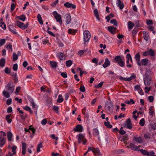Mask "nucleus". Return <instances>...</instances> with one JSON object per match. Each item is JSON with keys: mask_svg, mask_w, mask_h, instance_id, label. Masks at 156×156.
<instances>
[{"mask_svg": "<svg viewBox=\"0 0 156 156\" xmlns=\"http://www.w3.org/2000/svg\"><path fill=\"white\" fill-rule=\"evenodd\" d=\"M90 34L88 30H85L83 32V39L84 44L85 45L86 42H88L90 38Z\"/></svg>", "mask_w": 156, "mask_h": 156, "instance_id": "obj_1", "label": "nucleus"}, {"mask_svg": "<svg viewBox=\"0 0 156 156\" xmlns=\"http://www.w3.org/2000/svg\"><path fill=\"white\" fill-rule=\"evenodd\" d=\"M14 85L12 82L9 83L6 87V88L10 93H12L14 90Z\"/></svg>", "mask_w": 156, "mask_h": 156, "instance_id": "obj_2", "label": "nucleus"}, {"mask_svg": "<svg viewBox=\"0 0 156 156\" xmlns=\"http://www.w3.org/2000/svg\"><path fill=\"white\" fill-rule=\"evenodd\" d=\"M105 108L109 112H112L113 110V106L112 101H107L105 105Z\"/></svg>", "mask_w": 156, "mask_h": 156, "instance_id": "obj_3", "label": "nucleus"}, {"mask_svg": "<svg viewBox=\"0 0 156 156\" xmlns=\"http://www.w3.org/2000/svg\"><path fill=\"white\" fill-rule=\"evenodd\" d=\"M53 14L56 21L61 24L62 23V21L61 15L58 14L56 11L54 12Z\"/></svg>", "mask_w": 156, "mask_h": 156, "instance_id": "obj_4", "label": "nucleus"}, {"mask_svg": "<svg viewBox=\"0 0 156 156\" xmlns=\"http://www.w3.org/2000/svg\"><path fill=\"white\" fill-rule=\"evenodd\" d=\"M83 130V128L82 126L81 125H78L76 127L72 130V132L75 133L76 132H82Z\"/></svg>", "mask_w": 156, "mask_h": 156, "instance_id": "obj_5", "label": "nucleus"}, {"mask_svg": "<svg viewBox=\"0 0 156 156\" xmlns=\"http://www.w3.org/2000/svg\"><path fill=\"white\" fill-rule=\"evenodd\" d=\"M124 128H127L128 129H132V124L131 122V120L130 119H128L125 122L124 124Z\"/></svg>", "mask_w": 156, "mask_h": 156, "instance_id": "obj_6", "label": "nucleus"}, {"mask_svg": "<svg viewBox=\"0 0 156 156\" xmlns=\"http://www.w3.org/2000/svg\"><path fill=\"white\" fill-rule=\"evenodd\" d=\"M140 151L143 155H147V156H149V155H151L155 154L153 151L148 152L147 150L143 149L140 150Z\"/></svg>", "mask_w": 156, "mask_h": 156, "instance_id": "obj_7", "label": "nucleus"}, {"mask_svg": "<svg viewBox=\"0 0 156 156\" xmlns=\"http://www.w3.org/2000/svg\"><path fill=\"white\" fill-rule=\"evenodd\" d=\"M144 83L146 86H149L151 82V78L150 77H146L144 79Z\"/></svg>", "mask_w": 156, "mask_h": 156, "instance_id": "obj_8", "label": "nucleus"}, {"mask_svg": "<svg viewBox=\"0 0 156 156\" xmlns=\"http://www.w3.org/2000/svg\"><path fill=\"white\" fill-rule=\"evenodd\" d=\"M133 140L138 143H143L145 142L144 139L141 137H133Z\"/></svg>", "mask_w": 156, "mask_h": 156, "instance_id": "obj_9", "label": "nucleus"}, {"mask_svg": "<svg viewBox=\"0 0 156 156\" xmlns=\"http://www.w3.org/2000/svg\"><path fill=\"white\" fill-rule=\"evenodd\" d=\"M31 105L32 106V108L34 109V111L35 114L37 115V109L38 107L36 105L33 100H32L31 103Z\"/></svg>", "mask_w": 156, "mask_h": 156, "instance_id": "obj_10", "label": "nucleus"}, {"mask_svg": "<svg viewBox=\"0 0 156 156\" xmlns=\"http://www.w3.org/2000/svg\"><path fill=\"white\" fill-rule=\"evenodd\" d=\"M108 31L112 34H114L117 30V28L113 26H110L108 27Z\"/></svg>", "mask_w": 156, "mask_h": 156, "instance_id": "obj_11", "label": "nucleus"}, {"mask_svg": "<svg viewBox=\"0 0 156 156\" xmlns=\"http://www.w3.org/2000/svg\"><path fill=\"white\" fill-rule=\"evenodd\" d=\"M57 56L60 60H64L66 58L65 55L62 52L58 53L57 54Z\"/></svg>", "mask_w": 156, "mask_h": 156, "instance_id": "obj_12", "label": "nucleus"}, {"mask_svg": "<svg viewBox=\"0 0 156 156\" xmlns=\"http://www.w3.org/2000/svg\"><path fill=\"white\" fill-rule=\"evenodd\" d=\"M65 21L67 24L69 23L71 21V17L69 14H66L65 15Z\"/></svg>", "mask_w": 156, "mask_h": 156, "instance_id": "obj_13", "label": "nucleus"}, {"mask_svg": "<svg viewBox=\"0 0 156 156\" xmlns=\"http://www.w3.org/2000/svg\"><path fill=\"white\" fill-rule=\"evenodd\" d=\"M16 22L17 26L18 27L21 28L23 30L25 29V24L24 23L21 22L19 21H17Z\"/></svg>", "mask_w": 156, "mask_h": 156, "instance_id": "obj_14", "label": "nucleus"}, {"mask_svg": "<svg viewBox=\"0 0 156 156\" xmlns=\"http://www.w3.org/2000/svg\"><path fill=\"white\" fill-rule=\"evenodd\" d=\"M116 4L118 5V6L120 9H122L124 7V4L120 0H117Z\"/></svg>", "mask_w": 156, "mask_h": 156, "instance_id": "obj_15", "label": "nucleus"}, {"mask_svg": "<svg viewBox=\"0 0 156 156\" xmlns=\"http://www.w3.org/2000/svg\"><path fill=\"white\" fill-rule=\"evenodd\" d=\"M26 144L25 143H22V153L23 155H24L26 153Z\"/></svg>", "mask_w": 156, "mask_h": 156, "instance_id": "obj_16", "label": "nucleus"}, {"mask_svg": "<svg viewBox=\"0 0 156 156\" xmlns=\"http://www.w3.org/2000/svg\"><path fill=\"white\" fill-rule=\"evenodd\" d=\"M78 140L79 143H81L82 141L84 144H85L87 143V140L84 137H78Z\"/></svg>", "mask_w": 156, "mask_h": 156, "instance_id": "obj_17", "label": "nucleus"}, {"mask_svg": "<svg viewBox=\"0 0 156 156\" xmlns=\"http://www.w3.org/2000/svg\"><path fill=\"white\" fill-rule=\"evenodd\" d=\"M110 62L108 60V59L106 58L105 59V61L103 65V66L104 68H106L110 64Z\"/></svg>", "mask_w": 156, "mask_h": 156, "instance_id": "obj_18", "label": "nucleus"}, {"mask_svg": "<svg viewBox=\"0 0 156 156\" xmlns=\"http://www.w3.org/2000/svg\"><path fill=\"white\" fill-rule=\"evenodd\" d=\"M9 28L10 31L14 34H16L17 32L16 31V29L14 28V27L12 25H9Z\"/></svg>", "mask_w": 156, "mask_h": 156, "instance_id": "obj_19", "label": "nucleus"}, {"mask_svg": "<svg viewBox=\"0 0 156 156\" xmlns=\"http://www.w3.org/2000/svg\"><path fill=\"white\" fill-rule=\"evenodd\" d=\"M2 137H0V146L1 147H2L5 144V140L4 137H3L1 138Z\"/></svg>", "mask_w": 156, "mask_h": 156, "instance_id": "obj_20", "label": "nucleus"}, {"mask_svg": "<svg viewBox=\"0 0 156 156\" xmlns=\"http://www.w3.org/2000/svg\"><path fill=\"white\" fill-rule=\"evenodd\" d=\"M94 15L96 18L98 20H100V18L99 16V14L98 11L97 9H96L94 10Z\"/></svg>", "mask_w": 156, "mask_h": 156, "instance_id": "obj_21", "label": "nucleus"}, {"mask_svg": "<svg viewBox=\"0 0 156 156\" xmlns=\"http://www.w3.org/2000/svg\"><path fill=\"white\" fill-rule=\"evenodd\" d=\"M143 37L145 40L147 41L148 40L149 34L147 33L145 31L143 32Z\"/></svg>", "mask_w": 156, "mask_h": 156, "instance_id": "obj_22", "label": "nucleus"}, {"mask_svg": "<svg viewBox=\"0 0 156 156\" xmlns=\"http://www.w3.org/2000/svg\"><path fill=\"white\" fill-rule=\"evenodd\" d=\"M94 152H93L94 154L95 155L98 154V156L101 155V153L99 149L98 148H94Z\"/></svg>", "mask_w": 156, "mask_h": 156, "instance_id": "obj_23", "label": "nucleus"}, {"mask_svg": "<svg viewBox=\"0 0 156 156\" xmlns=\"http://www.w3.org/2000/svg\"><path fill=\"white\" fill-rule=\"evenodd\" d=\"M11 75L13 76L14 77L13 78V80H14V83H16L17 81L18 80V78L17 76V74L16 73H12L11 74Z\"/></svg>", "mask_w": 156, "mask_h": 156, "instance_id": "obj_24", "label": "nucleus"}, {"mask_svg": "<svg viewBox=\"0 0 156 156\" xmlns=\"http://www.w3.org/2000/svg\"><path fill=\"white\" fill-rule=\"evenodd\" d=\"M5 63V60L4 58H2L0 60V66L2 67H3Z\"/></svg>", "mask_w": 156, "mask_h": 156, "instance_id": "obj_25", "label": "nucleus"}, {"mask_svg": "<svg viewBox=\"0 0 156 156\" xmlns=\"http://www.w3.org/2000/svg\"><path fill=\"white\" fill-rule=\"evenodd\" d=\"M9 93H10L9 92V91L8 92L5 90H4L2 92L3 94L6 98H9L10 97V95H9Z\"/></svg>", "mask_w": 156, "mask_h": 156, "instance_id": "obj_26", "label": "nucleus"}, {"mask_svg": "<svg viewBox=\"0 0 156 156\" xmlns=\"http://www.w3.org/2000/svg\"><path fill=\"white\" fill-rule=\"evenodd\" d=\"M68 32L69 34L73 35L77 32V30H74L72 29H70L68 30Z\"/></svg>", "mask_w": 156, "mask_h": 156, "instance_id": "obj_27", "label": "nucleus"}, {"mask_svg": "<svg viewBox=\"0 0 156 156\" xmlns=\"http://www.w3.org/2000/svg\"><path fill=\"white\" fill-rule=\"evenodd\" d=\"M148 59L146 58L143 59L141 60L142 65L143 66H146L148 63Z\"/></svg>", "mask_w": 156, "mask_h": 156, "instance_id": "obj_28", "label": "nucleus"}, {"mask_svg": "<svg viewBox=\"0 0 156 156\" xmlns=\"http://www.w3.org/2000/svg\"><path fill=\"white\" fill-rule=\"evenodd\" d=\"M50 64L52 68H56L57 66V63L56 62L51 61L50 62Z\"/></svg>", "mask_w": 156, "mask_h": 156, "instance_id": "obj_29", "label": "nucleus"}, {"mask_svg": "<svg viewBox=\"0 0 156 156\" xmlns=\"http://www.w3.org/2000/svg\"><path fill=\"white\" fill-rule=\"evenodd\" d=\"M38 20L39 23L41 25L43 24V22L40 14H38L37 16Z\"/></svg>", "mask_w": 156, "mask_h": 156, "instance_id": "obj_30", "label": "nucleus"}, {"mask_svg": "<svg viewBox=\"0 0 156 156\" xmlns=\"http://www.w3.org/2000/svg\"><path fill=\"white\" fill-rule=\"evenodd\" d=\"M99 134V131L97 129H94L93 130V136H97Z\"/></svg>", "mask_w": 156, "mask_h": 156, "instance_id": "obj_31", "label": "nucleus"}, {"mask_svg": "<svg viewBox=\"0 0 156 156\" xmlns=\"http://www.w3.org/2000/svg\"><path fill=\"white\" fill-rule=\"evenodd\" d=\"M148 53H149V55L151 56H154L155 55V52L151 49L148 51Z\"/></svg>", "mask_w": 156, "mask_h": 156, "instance_id": "obj_32", "label": "nucleus"}, {"mask_svg": "<svg viewBox=\"0 0 156 156\" xmlns=\"http://www.w3.org/2000/svg\"><path fill=\"white\" fill-rule=\"evenodd\" d=\"M104 124L107 128H112V126L110 124V123L108 121V122H104Z\"/></svg>", "mask_w": 156, "mask_h": 156, "instance_id": "obj_33", "label": "nucleus"}, {"mask_svg": "<svg viewBox=\"0 0 156 156\" xmlns=\"http://www.w3.org/2000/svg\"><path fill=\"white\" fill-rule=\"evenodd\" d=\"M128 27L129 29L130 30L132 29L134 26V24L131 22L129 21L128 22Z\"/></svg>", "mask_w": 156, "mask_h": 156, "instance_id": "obj_34", "label": "nucleus"}, {"mask_svg": "<svg viewBox=\"0 0 156 156\" xmlns=\"http://www.w3.org/2000/svg\"><path fill=\"white\" fill-rule=\"evenodd\" d=\"M23 109H24L26 111H29L30 114H32L33 113V112L31 110V109L29 107L26 106L24 107Z\"/></svg>", "mask_w": 156, "mask_h": 156, "instance_id": "obj_35", "label": "nucleus"}, {"mask_svg": "<svg viewBox=\"0 0 156 156\" xmlns=\"http://www.w3.org/2000/svg\"><path fill=\"white\" fill-rule=\"evenodd\" d=\"M31 126L30 127L29 132L31 133L32 136H34L35 132V129L34 128H31Z\"/></svg>", "mask_w": 156, "mask_h": 156, "instance_id": "obj_36", "label": "nucleus"}, {"mask_svg": "<svg viewBox=\"0 0 156 156\" xmlns=\"http://www.w3.org/2000/svg\"><path fill=\"white\" fill-rule=\"evenodd\" d=\"M73 64V62L70 60H69L66 62V66L69 67H70Z\"/></svg>", "mask_w": 156, "mask_h": 156, "instance_id": "obj_37", "label": "nucleus"}, {"mask_svg": "<svg viewBox=\"0 0 156 156\" xmlns=\"http://www.w3.org/2000/svg\"><path fill=\"white\" fill-rule=\"evenodd\" d=\"M125 103L128 104H133L135 103V102L133 99H130L129 101L127 100L126 101H125Z\"/></svg>", "mask_w": 156, "mask_h": 156, "instance_id": "obj_38", "label": "nucleus"}, {"mask_svg": "<svg viewBox=\"0 0 156 156\" xmlns=\"http://www.w3.org/2000/svg\"><path fill=\"white\" fill-rule=\"evenodd\" d=\"M152 74V72L150 69H148L146 70V73L145 74V76L150 77L149 75H151Z\"/></svg>", "mask_w": 156, "mask_h": 156, "instance_id": "obj_39", "label": "nucleus"}, {"mask_svg": "<svg viewBox=\"0 0 156 156\" xmlns=\"http://www.w3.org/2000/svg\"><path fill=\"white\" fill-rule=\"evenodd\" d=\"M63 101V98L61 95H59L58 96V98L57 100V102L58 103H61Z\"/></svg>", "mask_w": 156, "mask_h": 156, "instance_id": "obj_40", "label": "nucleus"}, {"mask_svg": "<svg viewBox=\"0 0 156 156\" xmlns=\"http://www.w3.org/2000/svg\"><path fill=\"white\" fill-rule=\"evenodd\" d=\"M119 133L120 134L123 135L126 133V132L123 130V127H121L119 131Z\"/></svg>", "mask_w": 156, "mask_h": 156, "instance_id": "obj_41", "label": "nucleus"}, {"mask_svg": "<svg viewBox=\"0 0 156 156\" xmlns=\"http://www.w3.org/2000/svg\"><path fill=\"white\" fill-rule=\"evenodd\" d=\"M126 63L128 64L130 59H131V56L129 54H127L126 55Z\"/></svg>", "mask_w": 156, "mask_h": 156, "instance_id": "obj_42", "label": "nucleus"}, {"mask_svg": "<svg viewBox=\"0 0 156 156\" xmlns=\"http://www.w3.org/2000/svg\"><path fill=\"white\" fill-rule=\"evenodd\" d=\"M42 147V143H41L37 145V152H40V148Z\"/></svg>", "mask_w": 156, "mask_h": 156, "instance_id": "obj_43", "label": "nucleus"}, {"mask_svg": "<svg viewBox=\"0 0 156 156\" xmlns=\"http://www.w3.org/2000/svg\"><path fill=\"white\" fill-rule=\"evenodd\" d=\"M10 115H8L6 116L5 119L8 123H10L12 122V119H10Z\"/></svg>", "mask_w": 156, "mask_h": 156, "instance_id": "obj_44", "label": "nucleus"}, {"mask_svg": "<svg viewBox=\"0 0 156 156\" xmlns=\"http://www.w3.org/2000/svg\"><path fill=\"white\" fill-rule=\"evenodd\" d=\"M110 23L113 24L115 26H117L118 25V23L117 21L115 19H113L111 20L110 21Z\"/></svg>", "mask_w": 156, "mask_h": 156, "instance_id": "obj_45", "label": "nucleus"}, {"mask_svg": "<svg viewBox=\"0 0 156 156\" xmlns=\"http://www.w3.org/2000/svg\"><path fill=\"white\" fill-rule=\"evenodd\" d=\"M145 121L144 118L141 119L140 121L139 124L142 126H143L144 125Z\"/></svg>", "mask_w": 156, "mask_h": 156, "instance_id": "obj_46", "label": "nucleus"}, {"mask_svg": "<svg viewBox=\"0 0 156 156\" xmlns=\"http://www.w3.org/2000/svg\"><path fill=\"white\" fill-rule=\"evenodd\" d=\"M118 63L119 65L121 67H123L124 66L125 63L123 61L122 59Z\"/></svg>", "mask_w": 156, "mask_h": 156, "instance_id": "obj_47", "label": "nucleus"}, {"mask_svg": "<svg viewBox=\"0 0 156 156\" xmlns=\"http://www.w3.org/2000/svg\"><path fill=\"white\" fill-rule=\"evenodd\" d=\"M12 57L13 61L17 60L18 58L17 55L15 53H13V54Z\"/></svg>", "mask_w": 156, "mask_h": 156, "instance_id": "obj_48", "label": "nucleus"}, {"mask_svg": "<svg viewBox=\"0 0 156 156\" xmlns=\"http://www.w3.org/2000/svg\"><path fill=\"white\" fill-rule=\"evenodd\" d=\"M134 58L136 61L140 60V55L139 53H138L136 55Z\"/></svg>", "mask_w": 156, "mask_h": 156, "instance_id": "obj_49", "label": "nucleus"}, {"mask_svg": "<svg viewBox=\"0 0 156 156\" xmlns=\"http://www.w3.org/2000/svg\"><path fill=\"white\" fill-rule=\"evenodd\" d=\"M12 151L13 152V154H15L16 153V150L17 148V147L15 146H13L12 147Z\"/></svg>", "mask_w": 156, "mask_h": 156, "instance_id": "obj_50", "label": "nucleus"}, {"mask_svg": "<svg viewBox=\"0 0 156 156\" xmlns=\"http://www.w3.org/2000/svg\"><path fill=\"white\" fill-rule=\"evenodd\" d=\"M122 59L121 58V57L120 56H117L115 57V60L116 61L117 63L120 61Z\"/></svg>", "mask_w": 156, "mask_h": 156, "instance_id": "obj_51", "label": "nucleus"}, {"mask_svg": "<svg viewBox=\"0 0 156 156\" xmlns=\"http://www.w3.org/2000/svg\"><path fill=\"white\" fill-rule=\"evenodd\" d=\"M19 19L23 21H25L26 19V17L25 16L23 15H21L19 17Z\"/></svg>", "mask_w": 156, "mask_h": 156, "instance_id": "obj_52", "label": "nucleus"}, {"mask_svg": "<svg viewBox=\"0 0 156 156\" xmlns=\"http://www.w3.org/2000/svg\"><path fill=\"white\" fill-rule=\"evenodd\" d=\"M1 26L3 29L4 30H5L6 28V26L4 22H2L1 23Z\"/></svg>", "mask_w": 156, "mask_h": 156, "instance_id": "obj_53", "label": "nucleus"}, {"mask_svg": "<svg viewBox=\"0 0 156 156\" xmlns=\"http://www.w3.org/2000/svg\"><path fill=\"white\" fill-rule=\"evenodd\" d=\"M80 90L82 92H84L85 91L84 86L83 85H81L80 88Z\"/></svg>", "mask_w": 156, "mask_h": 156, "instance_id": "obj_54", "label": "nucleus"}, {"mask_svg": "<svg viewBox=\"0 0 156 156\" xmlns=\"http://www.w3.org/2000/svg\"><path fill=\"white\" fill-rule=\"evenodd\" d=\"M138 31V30L136 28V27H135L132 31V34L134 36L135 35L137 34Z\"/></svg>", "mask_w": 156, "mask_h": 156, "instance_id": "obj_55", "label": "nucleus"}, {"mask_svg": "<svg viewBox=\"0 0 156 156\" xmlns=\"http://www.w3.org/2000/svg\"><path fill=\"white\" fill-rule=\"evenodd\" d=\"M103 83V82H101L100 83H99L98 84V85L95 86V87L98 88H101L102 87V85Z\"/></svg>", "mask_w": 156, "mask_h": 156, "instance_id": "obj_56", "label": "nucleus"}, {"mask_svg": "<svg viewBox=\"0 0 156 156\" xmlns=\"http://www.w3.org/2000/svg\"><path fill=\"white\" fill-rule=\"evenodd\" d=\"M13 69L15 71H17L18 69V65L17 63L15 64L13 67H12Z\"/></svg>", "mask_w": 156, "mask_h": 156, "instance_id": "obj_57", "label": "nucleus"}, {"mask_svg": "<svg viewBox=\"0 0 156 156\" xmlns=\"http://www.w3.org/2000/svg\"><path fill=\"white\" fill-rule=\"evenodd\" d=\"M5 42V40L4 39H1L0 40V46L4 44Z\"/></svg>", "mask_w": 156, "mask_h": 156, "instance_id": "obj_58", "label": "nucleus"}, {"mask_svg": "<svg viewBox=\"0 0 156 156\" xmlns=\"http://www.w3.org/2000/svg\"><path fill=\"white\" fill-rule=\"evenodd\" d=\"M4 71L5 73L6 74H9L10 73V70L9 69V68L7 67L5 68Z\"/></svg>", "mask_w": 156, "mask_h": 156, "instance_id": "obj_59", "label": "nucleus"}, {"mask_svg": "<svg viewBox=\"0 0 156 156\" xmlns=\"http://www.w3.org/2000/svg\"><path fill=\"white\" fill-rule=\"evenodd\" d=\"M70 5L71 3L68 2H66L64 4V6L67 8H70Z\"/></svg>", "mask_w": 156, "mask_h": 156, "instance_id": "obj_60", "label": "nucleus"}, {"mask_svg": "<svg viewBox=\"0 0 156 156\" xmlns=\"http://www.w3.org/2000/svg\"><path fill=\"white\" fill-rule=\"evenodd\" d=\"M47 120L46 119H44L41 122V124L43 125H45L47 123Z\"/></svg>", "mask_w": 156, "mask_h": 156, "instance_id": "obj_61", "label": "nucleus"}, {"mask_svg": "<svg viewBox=\"0 0 156 156\" xmlns=\"http://www.w3.org/2000/svg\"><path fill=\"white\" fill-rule=\"evenodd\" d=\"M148 98L149 101L151 102H153L154 100V97L152 96H149L148 97Z\"/></svg>", "mask_w": 156, "mask_h": 156, "instance_id": "obj_62", "label": "nucleus"}, {"mask_svg": "<svg viewBox=\"0 0 156 156\" xmlns=\"http://www.w3.org/2000/svg\"><path fill=\"white\" fill-rule=\"evenodd\" d=\"M12 100L11 98L8 99L6 101V104L8 105H11L12 103Z\"/></svg>", "mask_w": 156, "mask_h": 156, "instance_id": "obj_63", "label": "nucleus"}, {"mask_svg": "<svg viewBox=\"0 0 156 156\" xmlns=\"http://www.w3.org/2000/svg\"><path fill=\"white\" fill-rule=\"evenodd\" d=\"M151 126L152 128L154 130L156 129V123H154L151 125Z\"/></svg>", "mask_w": 156, "mask_h": 156, "instance_id": "obj_64", "label": "nucleus"}]
</instances>
